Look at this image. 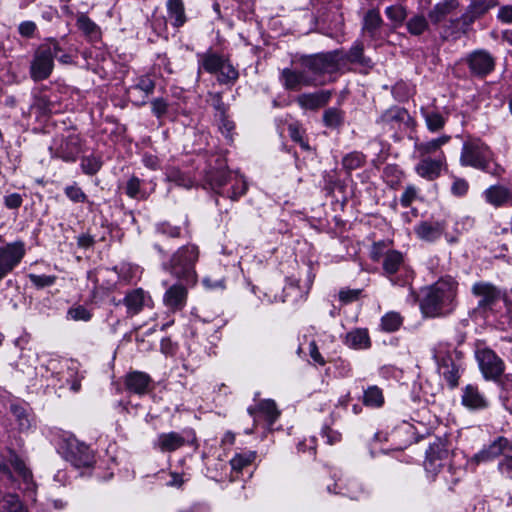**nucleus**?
<instances>
[{"mask_svg":"<svg viewBox=\"0 0 512 512\" xmlns=\"http://www.w3.org/2000/svg\"><path fill=\"white\" fill-rule=\"evenodd\" d=\"M3 487L23 491L35 489L31 470L11 449L0 454V512H28L18 495L4 493Z\"/></svg>","mask_w":512,"mask_h":512,"instance_id":"f257e3e1","label":"nucleus"},{"mask_svg":"<svg viewBox=\"0 0 512 512\" xmlns=\"http://www.w3.org/2000/svg\"><path fill=\"white\" fill-rule=\"evenodd\" d=\"M457 282L451 277L442 278L426 288L420 302L422 313L427 317L450 314L456 305Z\"/></svg>","mask_w":512,"mask_h":512,"instance_id":"f03ea898","label":"nucleus"},{"mask_svg":"<svg viewBox=\"0 0 512 512\" xmlns=\"http://www.w3.org/2000/svg\"><path fill=\"white\" fill-rule=\"evenodd\" d=\"M459 161L463 167H473L493 176H500L504 172L495 161L490 147L479 138L464 141Z\"/></svg>","mask_w":512,"mask_h":512,"instance_id":"7ed1b4c3","label":"nucleus"},{"mask_svg":"<svg viewBox=\"0 0 512 512\" xmlns=\"http://www.w3.org/2000/svg\"><path fill=\"white\" fill-rule=\"evenodd\" d=\"M199 258V249L194 244L178 248L170 260L164 264V269L185 285H194L197 282L195 264Z\"/></svg>","mask_w":512,"mask_h":512,"instance_id":"20e7f679","label":"nucleus"},{"mask_svg":"<svg viewBox=\"0 0 512 512\" xmlns=\"http://www.w3.org/2000/svg\"><path fill=\"white\" fill-rule=\"evenodd\" d=\"M432 353L439 374L451 389L457 387L462 368V352L451 344L440 341L434 346Z\"/></svg>","mask_w":512,"mask_h":512,"instance_id":"39448f33","label":"nucleus"},{"mask_svg":"<svg viewBox=\"0 0 512 512\" xmlns=\"http://www.w3.org/2000/svg\"><path fill=\"white\" fill-rule=\"evenodd\" d=\"M299 63L311 76L317 78L318 85H323L325 75L331 76L343 70L342 50L302 56Z\"/></svg>","mask_w":512,"mask_h":512,"instance_id":"423d86ee","label":"nucleus"},{"mask_svg":"<svg viewBox=\"0 0 512 512\" xmlns=\"http://www.w3.org/2000/svg\"><path fill=\"white\" fill-rule=\"evenodd\" d=\"M62 52V47L55 39H48L34 51L30 63V77L35 82L46 80L54 69V59Z\"/></svg>","mask_w":512,"mask_h":512,"instance_id":"0eeeda50","label":"nucleus"},{"mask_svg":"<svg viewBox=\"0 0 512 512\" xmlns=\"http://www.w3.org/2000/svg\"><path fill=\"white\" fill-rule=\"evenodd\" d=\"M471 293L478 298L475 312L487 314L493 312L501 300H506V294L499 287L486 281H478L472 285Z\"/></svg>","mask_w":512,"mask_h":512,"instance_id":"6e6552de","label":"nucleus"},{"mask_svg":"<svg viewBox=\"0 0 512 512\" xmlns=\"http://www.w3.org/2000/svg\"><path fill=\"white\" fill-rule=\"evenodd\" d=\"M383 273L393 285L409 284L411 275L404 266L403 254L396 250H388L382 263Z\"/></svg>","mask_w":512,"mask_h":512,"instance_id":"1a4fd4ad","label":"nucleus"},{"mask_svg":"<svg viewBox=\"0 0 512 512\" xmlns=\"http://www.w3.org/2000/svg\"><path fill=\"white\" fill-rule=\"evenodd\" d=\"M475 357L486 380L497 381L503 375L505 363L492 349H478Z\"/></svg>","mask_w":512,"mask_h":512,"instance_id":"9d476101","label":"nucleus"},{"mask_svg":"<svg viewBox=\"0 0 512 512\" xmlns=\"http://www.w3.org/2000/svg\"><path fill=\"white\" fill-rule=\"evenodd\" d=\"M25 254L26 248L22 241L0 246V282L20 264Z\"/></svg>","mask_w":512,"mask_h":512,"instance_id":"9b49d317","label":"nucleus"},{"mask_svg":"<svg viewBox=\"0 0 512 512\" xmlns=\"http://www.w3.org/2000/svg\"><path fill=\"white\" fill-rule=\"evenodd\" d=\"M450 451L446 442L438 439L430 444L426 451L424 467L427 473L435 476L443 469L449 461Z\"/></svg>","mask_w":512,"mask_h":512,"instance_id":"f8f14e48","label":"nucleus"},{"mask_svg":"<svg viewBox=\"0 0 512 512\" xmlns=\"http://www.w3.org/2000/svg\"><path fill=\"white\" fill-rule=\"evenodd\" d=\"M280 81L283 87L289 91H299L302 87L318 86L315 76H311L307 69L300 70L284 68L280 73Z\"/></svg>","mask_w":512,"mask_h":512,"instance_id":"ddd939ff","label":"nucleus"},{"mask_svg":"<svg viewBox=\"0 0 512 512\" xmlns=\"http://www.w3.org/2000/svg\"><path fill=\"white\" fill-rule=\"evenodd\" d=\"M465 62L471 75L477 78L486 77L495 68V59L486 50L473 51L466 57Z\"/></svg>","mask_w":512,"mask_h":512,"instance_id":"4468645a","label":"nucleus"},{"mask_svg":"<svg viewBox=\"0 0 512 512\" xmlns=\"http://www.w3.org/2000/svg\"><path fill=\"white\" fill-rule=\"evenodd\" d=\"M67 459L76 467H88L93 463V452L85 443L76 439L67 443Z\"/></svg>","mask_w":512,"mask_h":512,"instance_id":"2eb2a0df","label":"nucleus"},{"mask_svg":"<svg viewBox=\"0 0 512 512\" xmlns=\"http://www.w3.org/2000/svg\"><path fill=\"white\" fill-rule=\"evenodd\" d=\"M457 7V0H443L429 11L428 18L435 25L443 24L448 20L457 23V18H454ZM455 27L458 28L457 24H455Z\"/></svg>","mask_w":512,"mask_h":512,"instance_id":"dca6fc26","label":"nucleus"},{"mask_svg":"<svg viewBox=\"0 0 512 512\" xmlns=\"http://www.w3.org/2000/svg\"><path fill=\"white\" fill-rule=\"evenodd\" d=\"M124 385L127 391L137 395H144L150 391L152 378L142 371H131L124 378Z\"/></svg>","mask_w":512,"mask_h":512,"instance_id":"f3484780","label":"nucleus"},{"mask_svg":"<svg viewBox=\"0 0 512 512\" xmlns=\"http://www.w3.org/2000/svg\"><path fill=\"white\" fill-rule=\"evenodd\" d=\"M81 152V139L77 134H69L56 147L55 155L67 162H74Z\"/></svg>","mask_w":512,"mask_h":512,"instance_id":"a211bd4d","label":"nucleus"},{"mask_svg":"<svg viewBox=\"0 0 512 512\" xmlns=\"http://www.w3.org/2000/svg\"><path fill=\"white\" fill-rule=\"evenodd\" d=\"M332 91L320 90L313 93H303L297 97V103L303 109L317 110L324 107L331 99Z\"/></svg>","mask_w":512,"mask_h":512,"instance_id":"6ab92c4d","label":"nucleus"},{"mask_svg":"<svg viewBox=\"0 0 512 512\" xmlns=\"http://www.w3.org/2000/svg\"><path fill=\"white\" fill-rule=\"evenodd\" d=\"M445 161V157L442 156L438 159H432L430 157H422L419 163L415 166L416 173L429 181L435 180L440 176L442 165Z\"/></svg>","mask_w":512,"mask_h":512,"instance_id":"aec40b11","label":"nucleus"},{"mask_svg":"<svg viewBox=\"0 0 512 512\" xmlns=\"http://www.w3.org/2000/svg\"><path fill=\"white\" fill-rule=\"evenodd\" d=\"M248 413L255 421L259 417H263L269 426L273 425L280 415L276 403L270 399L259 402L255 407H249Z\"/></svg>","mask_w":512,"mask_h":512,"instance_id":"412c9836","label":"nucleus"},{"mask_svg":"<svg viewBox=\"0 0 512 512\" xmlns=\"http://www.w3.org/2000/svg\"><path fill=\"white\" fill-rule=\"evenodd\" d=\"M343 68L348 64H355L361 67L365 72L373 67L370 58L364 55V46L361 42H356L348 52L342 51Z\"/></svg>","mask_w":512,"mask_h":512,"instance_id":"4be33fe9","label":"nucleus"},{"mask_svg":"<svg viewBox=\"0 0 512 512\" xmlns=\"http://www.w3.org/2000/svg\"><path fill=\"white\" fill-rule=\"evenodd\" d=\"M166 11L167 18L172 27L179 29L187 23L188 16L183 0H167Z\"/></svg>","mask_w":512,"mask_h":512,"instance_id":"5701e85b","label":"nucleus"},{"mask_svg":"<svg viewBox=\"0 0 512 512\" xmlns=\"http://www.w3.org/2000/svg\"><path fill=\"white\" fill-rule=\"evenodd\" d=\"M445 230V223L441 221H423L415 228L416 235L425 241L433 242L441 237Z\"/></svg>","mask_w":512,"mask_h":512,"instance_id":"b1692460","label":"nucleus"},{"mask_svg":"<svg viewBox=\"0 0 512 512\" xmlns=\"http://www.w3.org/2000/svg\"><path fill=\"white\" fill-rule=\"evenodd\" d=\"M76 26L89 42L95 43L101 40V28L86 14L80 13L77 16Z\"/></svg>","mask_w":512,"mask_h":512,"instance_id":"393cba45","label":"nucleus"},{"mask_svg":"<svg viewBox=\"0 0 512 512\" xmlns=\"http://www.w3.org/2000/svg\"><path fill=\"white\" fill-rule=\"evenodd\" d=\"M484 196L486 201L495 206L512 205V192L508 188L501 185H494L485 190Z\"/></svg>","mask_w":512,"mask_h":512,"instance_id":"a878e982","label":"nucleus"},{"mask_svg":"<svg viewBox=\"0 0 512 512\" xmlns=\"http://www.w3.org/2000/svg\"><path fill=\"white\" fill-rule=\"evenodd\" d=\"M508 446V440L504 437H498L488 447L482 449L479 453L475 454L473 460L476 463L486 462L493 460L502 453Z\"/></svg>","mask_w":512,"mask_h":512,"instance_id":"bb28decb","label":"nucleus"},{"mask_svg":"<svg viewBox=\"0 0 512 512\" xmlns=\"http://www.w3.org/2000/svg\"><path fill=\"white\" fill-rule=\"evenodd\" d=\"M186 443L185 438L177 432L161 433L157 437L156 447L162 452H173Z\"/></svg>","mask_w":512,"mask_h":512,"instance_id":"cd10ccee","label":"nucleus"},{"mask_svg":"<svg viewBox=\"0 0 512 512\" xmlns=\"http://www.w3.org/2000/svg\"><path fill=\"white\" fill-rule=\"evenodd\" d=\"M185 283L172 285L165 293L164 302L173 309H181L186 301L187 289Z\"/></svg>","mask_w":512,"mask_h":512,"instance_id":"c85d7f7f","label":"nucleus"},{"mask_svg":"<svg viewBox=\"0 0 512 512\" xmlns=\"http://www.w3.org/2000/svg\"><path fill=\"white\" fill-rule=\"evenodd\" d=\"M146 294L143 289L138 288L129 291L124 299L122 300L123 304L127 308V314L129 316H134L143 309L145 304Z\"/></svg>","mask_w":512,"mask_h":512,"instance_id":"c756f323","label":"nucleus"},{"mask_svg":"<svg viewBox=\"0 0 512 512\" xmlns=\"http://www.w3.org/2000/svg\"><path fill=\"white\" fill-rule=\"evenodd\" d=\"M488 10V6L482 1H474L468 7L467 11L457 18V27L464 29L472 24L477 18L484 15Z\"/></svg>","mask_w":512,"mask_h":512,"instance_id":"7c9ffc66","label":"nucleus"},{"mask_svg":"<svg viewBox=\"0 0 512 512\" xmlns=\"http://www.w3.org/2000/svg\"><path fill=\"white\" fill-rule=\"evenodd\" d=\"M198 58V76L201 74V70H205L208 73H217L221 68L224 58L211 51L197 54Z\"/></svg>","mask_w":512,"mask_h":512,"instance_id":"2f4dec72","label":"nucleus"},{"mask_svg":"<svg viewBox=\"0 0 512 512\" xmlns=\"http://www.w3.org/2000/svg\"><path fill=\"white\" fill-rule=\"evenodd\" d=\"M462 403L470 409H483L488 406L485 397L480 393L477 387L467 385L462 395Z\"/></svg>","mask_w":512,"mask_h":512,"instance_id":"473e14b6","label":"nucleus"},{"mask_svg":"<svg viewBox=\"0 0 512 512\" xmlns=\"http://www.w3.org/2000/svg\"><path fill=\"white\" fill-rule=\"evenodd\" d=\"M230 179L231 173L222 166L218 168H211L206 173V181L217 193H220L219 189L225 186Z\"/></svg>","mask_w":512,"mask_h":512,"instance_id":"72a5a7b5","label":"nucleus"},{"mask_svg":"<svg viewBox=\"0 0 512 512\" xmlns=\"http://www.w3.org/2000/svg\"><path fill=\"white\" fill-rule=\"evenodd\" d=\"M345 344L353 349H367L371 346V340L366 329H354L347 333Z\"/></svg>","mask_w":512,"mask_h":512,"instance_id":"f704fd0d","label":"nucleus"},{"mask_svg":"<svg viewBox=\"0 0 512 512\" xmlns=\"http://www.w3.org/2000/svg\"><path fill=\"white\" fill-rule=\"evenodd\" d=\"M450 138V136L443 135L427 142L416 143L415 148L421 157H426V155L438 151L443 145L449 142Z\"/></svg>","mask_w":512,"mask_h":512,"instance_id":"c9c22d12","label":"nucleus"},{"mask_svg":"<svg viewBox=\"0 0 512 512\" xmlns=\"http://www.w3.org/2000/svg\"><path fill=\"white\" fill-rule=\"evenodd\" d=\"M363 403L369 407H381L384 403L382 390L378 386H370L364 391Z\"/></svg>","mask_w":512,"mask_h":512,"instance_id":"e433bc0d","label":"nucleus"},{"mask_svg":"<svg viewBox=\"0 0 512 512\" xmlns=\"http://www.w3.org/2000/svg\"><path fill=\"white\" fill-rule=\"evenodd\" d=\"M324 125L328 128L335 129L340 127L344 122V113L338 108H329L323 114Z\"/></svg>","mask_w":512,"mask_h":512,"instance_id":"4c0bfd02","label":"nucleus"},{"mask_svg":"<svg viewBox=\"0 0 512 512\" xmlns=\"http://www.w3.org/2000/svg\"><path fill=\"white\" fill-rule=\"evenodd\" d=\"M10 410L16 419L20 430H27L30 428L31 418L28 410L25 407L19 404H12Z\"/></svg>","mask_w":512,"mask_h":512,"instance_id":"58836bf2","label":"nucleus"},{"mask_svg":"<svg viewBox=\"0 0 512 512\" xmlns=\"http://www.w3.org/2000/svg\"><path fill=\"white\" fill-rule=\"evenodd\" d=\"M218 81L222 84L234 83L238 79V71L225 59L218 70Z\"/></svg>","mask_w":512,"mask_h":512,"instance_id":"ea45409f","label":"nucleus"},{"mask_svg":"<svg viewBox=\"0 0 512 512\" xmlns=\"http://www.w3.org/2000/svg\"><path fill=\"white\" fill-rule=\"evenodd\" d=\"M423 116L427 125V128L431 132H437L441 130L445 125V118L438 112L435 111H425L423 112Z\"/></svg>","mask_w":512,"mask_h":512,"instance_id":"a19ab883","label":"nucleus"},{"mask_svg":"<svg viewBox=\"0 0 512 512\" xmlns=\"http://www.w3.org/2000/svg\"><path fill=\"white\" fill-rule=\"evenodd\" d=\"M364 163L365 156L360 152L349 153L342 159L343 168L347 172H351L362 167Z\"/></svg>","mask_w":512,"mask_h":512,"instance_id":"79ce46f5","label":"nucleus"},{"mask_svg":"<svg viewBox=\"0 0 512 512\" xmlns=\"http://www.w3.org/2000/svg\"><path fill=\"white\" fill-rule=\"evenodd\" d=\"M402 317L397 312H389L381 319V327L387 332H394L399 329L402 324Z\"/></svg>","mask_w":512,"mask_h":512,"instance_id":"37998d69","label":"nucleus"},{"mask_svg":"<svg viewBox=\"0 0 512 512\" xmlns=\"http://www.w3.org/2000/svg\"><path fill=\"white\" fill-rule=\"evenodd\" d=\"M125 192L133 199H145L147 197L146 192L141 189V180L136 176H132L127 181Z\"/></svg>","mask_w":512,"mask_h":512,"instance_id":"c03bdc74","label":"nucleus"},{"mask_svg":"<svg viewBox=\"0 0 512 512\" xmlns=\"http://www.w3.org/2000/svg\"><path fill=\"white\" fill-rule=\"evenodd\" d=\"M134 90H140L145 93L147 98L155 89V80L149 74L141 75L136 79L135 84L131 87Z\"/></svg>","mask_w":512,"mask_h":512,"instance_id":"a18cd8bd","label":"nucleus"},{"mask_svg":"<svg viewBox=\"0 0 512 512\" xmlns=\"http://www.w3.org/2000/svg\"><path fill=\"white\" fill-rule=\"evenodd\" d=\"M407 116V111L404 108L396 106L385 111L379 121L383 123L402 122Z\"/></svg>","mask_w":512,"mask_h":512,"instance_id":"49530a36","label":"nucleus"},{"mask_svg":"<svg viewBox=\"0 0 512 512\" xmlns=\"http://www.w3.org/2000/svg\"><path fill=\"white\" fill-rule=\"evenodd\" d=\"M102 167L100 157L90 155L81 159L82 171L87 175H95Z\"/></svg>","mask_w":512,"mask_h":512,"instance_id":"de8ad7c7","label":"nucleus"},{"mask_svg":"<svg viewBox=\"0 0 512 512\" xmlns=\"http://www.w3.org/2000/svg\"><path fill=\"white\" fill-rule=\"evenodd\" d=\"M158 235L167 238H179L182 236V228L180 226L171 225L169 222L158 223L155 227Z\"/></svg>","mask_w":512,"mask_h":512,"instance_id":"09e8293b","label":"nucleus"},{"mask_svg":"<svg viewBox=\"0 0 512 512\" xmlns=\"http://www.w3.org/2000/svg\"><path fill=\"white\" fill-rule=\"evenodd\" d=\"M428 28V21L422 15L413 16L407 22V29L412 35H421Z\"/></svg>","mask_w":512,"mask_h":512,"instance_id":"8fccbe9b","label":"nucleus"},{"mask_svg":"<svg viewBox=\"0 0 512 512\" xmlns=\"http://www.w3.org/2000/svg\"><path fill=\"white\" fill-rule=\"evenodd\" d=\"M207 102L214 108L215 117H223L228 111V106L223 102L221 93H208Z\"/></svg>","mask_w":512,"mask_h":512,"instance_id":"3c124183","label":"nucleus"},{"mask_svg":"<svg viewBox=\"0 0 512 512\" xmlns=\"http://www.w3.org/2000/svg\"><path fill=\"white\" fill-rule=\"evenodd\" d=\"M64 193L74 203L88 202L90 205H92V203L88 201L87 195L75 183L73 185L66 186Z\"/></svg>","mask_w":512,"mask_h":512,"instance_id":"603ef678","label":"nucleus"},{"mask_svg":"<svg viewBox=\"0 0 512 512\" xmlns=\"http://www.w3.org/2000/svg\"><path fill=\"white\" fill-rule=\"evenodd\" d=\"M382 19L379 13L375 10L367 12L364 19V28L371 34H373L381 25Z\"/></svg>","mask_w":512,"mask_h":512,"instance_id":"864d4df0","label":"nucleus"},{"mask_svg":"<svg viewBox=\"0 0 512 512\" xmlns=\"http://www.w3.org/2000/svg\"><path fill=\"white\" fill-rule=\"evenodd\" d=\"M254 459L255 453H250L247 455L238 454L231 459L230 464L233 470L240 472L244 467L250 465Z\"/></svg>","mask_w":512,"mask_h":512,"instance_id":"5fc2aeb1","label":"nucleus"},{"mask_svg":"<svg viewBox=\"0 0 512 512\" xmlns=\"http://www.w3.org/2000/svg\"><path fill=\"white\" fill-rule=\"evenodd\" d=\"M29 280L38 289L49 287L53 285L57 279L54 275H36L29 274Z\"/></svg>","mask_w":512,"mask_h":512,"instance_id":"6e6d98bb","label":"nucleus"},{"mask_svg":"<svg viewBox=\"0 0 512 512\" xmlns=\"http://www.w3.org/2000/svg\"><path fill=\"white\" fill-rule=\"evenodd\" d=\"M387 17L396 24H401L406 18V11L401 5H392L386 8Z\"/></svg>","mask_w":512,"mask_h":512,"instance_id":"4d7b16f0","label":"nucleus"},{"mask_svg":"<svg viewBox=\"0 0 512 512\" xmlns=\"http://www.w3.org/2000/svg\"><path fill=\"white\" fill-rule=\"evenodd\" d=\"M68 317L75 321H89L92 314L84 306L78 305L68 310Z\"/></svg>","mask_w":512,"mask_h":512,"instance_id":"13d9d810","label":"nucleus"},{"mask_svg":"<svg viewBox=\"0 0 512 512\" xmlns=\"http://www.w3.org/2000/svg\"><path fill=\"white\" fill-rule=\"evenodd\" d=\"M247 191V183L243 179H236L227 197L233 201L238 200Z\"/></svg>","mask_w":512,"mask_h":512,"instance_id":"bf43d9fd","label":"nucleus"},{"mask_svg":"<svg viewBox=\"0 0 512 512\" xmlns=\"http://www.w3.org/2000/svg\"><path fill=\"white\" fill-rule=\"evenodd\" d=\"M499 399L503 407L512 413V384H506L502 387Z\"/></svg>","mask_w":512,"mask_h":512,"instance_id":"052dcab7","label":"nucleus"},{"mask_svg":"<svg viewBox=\"0 0 512 512\" xmlns=\"http://www.w3.org/2000/svg\"><path fill=\"white\" fill-rule=\"evenodd\" d=\"M468 189L469 184L465 179L455 178L451 186V193L454 196L461 197L467 194Z\"/></svg>","mask_w":512,"mask_h":512,"instance_id":"680f3d73","label":"nucleus"},{"mask_svg":"<svg viewBox=\"0 0 512 512\" xmlns=\"http://www.w3.org/2000/svg\"><path fill=\"white\" fill-rule=\"evenodd\" d=\"M388 244L384 241H379L373 244L370 256L373 261H379L385 258V253L388 251Z\"/></svg>","mask_w":512,"mask_h":512,"instance_id":"e2e57ef3","label":"nucleus"},{"mask_svg":"<svg viewBox=\"0 0 512 512\" xmlns=\"http://www.w3.org/2000/svg\"><path fill=\"white\" fill-rule=\"evenodd\" d=\"M417 197V189L413 185H408L401 195L400 203L403 207H409Z\"/></svg>","mask_w":512,"mask_h":512,"instance_id":"0e129e2a","label":"nucleus"},{"mask_svg":"<svg viewBox=\"0 0 512 512\" xmlns=\"http://www.w3.org/2000/svg\"><path fill=\"white\" fill-rule=\"evenodd\" d=\"M152 112L157 118L163 117L168 110V104L163 98H156L151 102Z\"/></svg>","mask_w":512,"mask_h":512,"instance_id":"69168bd1","label":"nucleus"},{"mask_svg":"<svg viewBox=\"0 0 512 512\" xmlns=\"http://www.w3.org/2000/svg\"><path fill=\"white\" fill-rule=\"evenodd\" d=\"M217 122H218V125H219V129L221 130V132L226 136L228 137L231 133V131L234 129V123L233 121H231L227 115V113H225L223 115V117H215Z\"/></svg>","mask_w":512,"mask_h":512,"instance_id":"338daca9","label":"nucleus"},{"mask_svg":"<svg viewBox=\"0 0 512 512\" xmlns=\"http://www.w3.org/2000/svg\"><path fill=\"white\" fill-rule=\"evenodd\" d=\"M321 435L326 439V443L329 445L336 444L341 440V434L330 427H324L321 431Z\"/></svg>","mask_w":512,"mask_h":512,"instance_id":"774afa93","label":"nucleus"}]
</instances>
